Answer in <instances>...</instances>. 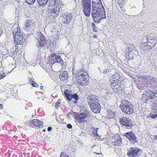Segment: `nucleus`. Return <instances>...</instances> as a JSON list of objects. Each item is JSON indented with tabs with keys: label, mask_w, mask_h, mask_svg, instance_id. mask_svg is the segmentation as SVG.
I'll return each mask as SVG.
<instances>
[{
	"label": "nucleus",
	"mask_w": 157,
	"mask_h": 157,
	"mask_svg": "<svg viewBox=\"0 0 157 157\" xmlns=\"http://www.w3.org/2000/svg\"><path fill=\"white\" fill-rule=\"evenodd\" d=\"M124 79L119 74H117L112 76L111 79V86L113 91L116 93L121 94L124 90V85L123 84Z\"/></svg>",
	"instance_id": "f257e3e1"
},
{
	"label": "nucleus",
	"mask_w": 157,
	"mask_h": 157,
	"mask_svg": "<svg viewBox=\"0 0 157 157\" xmlns=\"http://www.w3.org/2000/svg\"><path fill=\"white\" fill-rule=\"evenodd\" d=\"M99 6L97 8L98 10H94L92 12L91 15L94 21L98 23H99L102 20H106V14L105 10L102 3H100Z\"/></svg>",
	"instance_id": "f03ea898"
},
{
	"label": "nucleus",
	"mask_w": 157,
	"mask_h": 157,
	"mask_svg": "<svg viewBox=\"0 0 157 157\" xmlns=\"http://www.w3.org/2000/svg\"><path fill=\"white\" fill-rule=\"evenodd\" d=\"M15 43L22 45L25 39L23 38V33L20 31V28L17 24H15L12 27Z\"/></svg>",
	"instance_id": "7ed1b4c3"
},
{
	"label": "nucleus",
	"mask_w": 157,
	"mask_h": 157,
	"mask_svg": "<svg viewBox=\"0 0 157 157\" xmlns=\"http://www.w3.org/2000/svg\"><path fill=\"white\" fill-rule=\"evenodd\" d=\"M84 69H80L78 71L75 78L78 82L82 86L87 85L89 80L88 73Z\"/></svg>",
	"instance_id": "20e7f679"
},
{
	"label": "nucleus",
	"mask_w": 157,
	"mask_h": 157,
	"mask_svg": "<svg viewBox=\"0 0 157 157\" xmlns=\"http://www.w3.org/2000/svg\"><path fill=\"white\" fill-rule=\"evenodd\" d=\"M120 107L123 112L127 114H132L134 112L133 105L131 102L124 99L121 100Z\"/></svg>",
	"instance_id": "39448f33"
},
{
	"label": "nucleus",
	"mask_w": 157,
	"mask_h": 157,
	"mask_svg": "<svg viewBox=\"0 0 157 157\" xmlns=\"http://www.w3.org/2000/svg\"><path fill=\"white\" fill-rule=\"evenodd\" d=\"M36 38L38 41V43L36 44L38 49V53L37 54V56H38L40 55V53L42 52L41 49L44 46V44L46 43V40L44 36L40 32L37 33Z\"/></svg>",
	"instance_id": "423d86ee"
},
{
	"label": "nucleus",
	"mask_w": 157,
	"mask_h": 157,
	"mask_svg": "<svg viewBox=\"0 0 157 157\" xmlns=\"http://www.w3.org/2000/svg\"><path fill=\"white\" fill-rule=\"evenodd\" d=\"M142 152L138 147H131L127 149V155L129 157H136L140 156Z\"/></svg>",
	"instance_id": "0eeeda50"
},
{
	"label": "nucleus",
	"mask_w": 157,
	"mask_h": 157,
	"mask_svg": "<svg viewBox=\"0 0 157 157\" xmlns=\"http://www.w3.org/2000/svg\"><path fill=\"white\" fill-rule=\"evenodd\" d=\"M82 3L84 13L86 16L89 17L90 14V0H82Z\"/></svg>",
	"instance_id": "6e6552de"
},
{
	"label": "nucleus",
	"mask_w": 157,
	"mask_h": 157,
	"mask_svg": "<svg viewBox=\"0 0 157 157\" xmlns=\"http://www.w3.org/2000/svg\"><path fill=\"white\" fill-rule=\"evenodd\" d=\"M49 7L48 16L51 18H55L58 17L59 15V12L62 11H61V10L57 8L56 6V7L52 6Z\"/></svg>",
	"instance_id": "1a4fd4ad"
},
{
	"label": "nucleus",
	"mask_w": 157,
	"mask_h": 157,
	"mask_svg": "<svg viewBox=\"0 0 157 157\" xmlns=\"http://www.w3.org/2000/svg\"><path fill=\"white\" fill-rule=\"evenodd\" d=\"M120 123L126 128H129L133 125L132 120L129 118L126 117H123L120 119Z\"/></svg>",
	"instance_id": "9d476101"
},
{
	"label": "nucleus",
	"mask_w": 157,
	"mask_h": 157,
	"mask_svg": "<svg viewBox=\"0 0 157 157\" xmlns=\"http://www.w3.org/2000/svg\"><path fill=\"white\" fill-rule=\"evenodd\" d=\"M67 91H68V90H66V91L64 92V94L67 99L69 101H73L74 104L77 103V101L78 99V96L77 94H71L70 93V91H69L68 93H67Z\"/></svg>",
	"instance_id": "9b49d317"
},
{
	"label": "nucleus",
	"mask_w": 157,
	"mask_h": 157,
	"mask_svg": "<svg viewBox=\"0 0 157 157\" xmlns=\"http://www.w3.org/2000/svg\"><path fill=\"white\" fill-rule=\"evenodd\" d=\"M124 136L128 139L130 142L134 143L137 142V140L135 134L132 131L125 133L124 134Z\"/></svg>",
	"instance_id": "f8f14e48"
},
{
	"label": "nucleus",
	"mask_w": 157,
	"mask_h": 157,
	"mask_svg": "<svg viewBox=\"0 0 157 157\" xmlns=\"http://www.w3.org/2000/svg\"><path fill=\"white\" fill-rule=\"evenodd\" d=\"M88 119V114L85 112H83L78 114L77 121L78 123H83L86 122Z\"/></svg>",
	"instance_id": "ddd939ff"
},
{
	"label": "nucleus",
	"mask_w": 157,
	"mask_h": 157,
	"mask_svg": "<svg viewBox=\"0 0 157 157\" xmlns=\"http://www.w3.org/2000/svg\"><path fill=\"white\" fill-rule=\"evenodd\" d=\"M87 101L89 105L99 101V98L94 94H89L87 97Z\"/></svg>",
	"instance_id": "4468645a"
},
{
	"label": "nucleus",
	"mask_w": 157,
	"mask_h": 157,
	"mask_svg": "<svg viewBox=\"0 0 157 157\" xmlns=\"http://www.w3.org/2000/svg\"><path fill=\"white\" fill-rule=\"evenodd\" d=\"M50 3L48 6L49 7L57 6V8H58V9L61 10V11H62V2L61 1V0H50Z\"/></svg>",
	"instance_id": "2eb2a0df"
},
{
	"label": "nucleus",
	"mask_w": 157,
	"mask_h": 157,
	"mask_svg": "<svg viewBox=\"0 0 157 157\" xmlns=\"http://www.w3.org/2000/svg\"><path fill=\"white\" fill-rule=\"evenodd\" d=\"M89 105L93 112L95 113H98L100 112L101 107L99 104V101L97 102H95L94 103L91 104V105Z\"/></svg>",
	"instance_id": "dca6fc26"
},
{
	"label": "nucleus",
	"mask_w": 157,
	"mask_h": 157,
	"mask_svg": "<svg viewBox=\"0 0 157 157\" xmlns=\"http://www.w3.org/2000/svg\"><path fill=\"white\" fill-rule=\"evenodd\" d=\"M112 143L113 144L116 146L121 145L122 144L121 138L117 135L113 137Z\"/></svg>",
	"instance_id": "f3484780"
},
{
	"label": "nucleus",
	"mask_w": 157,
	"mask_h": 157,
	"mask_svg": "<svg viewBox=\"0 0 157 157\" xmlns=\"http://www.w3.org/2000/svg\"><path fill=\"white\" fill-rule=\"evenodd\" d=\"M62 22L66 24H69L70 21L72 19V15L70 14L69 15L65 14L62 16Z\"/></svg>",
	"instance_id": "a211bd4d"
},
{
	"label": "nucleus",
	"mask_w": 157,
	"mask_h": 157,
	"mask_svg": "<svg viewBox=\"0 0 157 157\" xmlns=\"http://www.w3.org/2000/svg\"><path fill=\"white\" fill-rule=\"evenodd\" d=\"M59 78L63 81H65L68 78V75L67 72L66 71L61 72L59 73Z\"/></svg>",
	"instance_id": "6ab92c4d"
},
{
	"label": "nucleus",
	"mask_w": 157,
	"mask_h": 157,
	"mask_svg": "<svg viewBox=\"0 0 157 157\" xmlns=\"http://www.w3.org/2000/svg\"><path fill=\"white\" fill-rule=\"evenodd\" d=\"M157 94V91L154 92L151 90H149L147 92V95L148 97L147 98L146 100H149L150 99H154L156 98V95Z\"/></svg>",
	"instance_id": "aec40b11"
},
{
	"label": "nucleus",
	"mask_w": 157,
	"mask_h": 157,
	"mask_svg": "<svg viewBox=\"0 0 157 157\" xmlns=\"http://www.w3.org/2000/svg\"><path fill=\"white\" fill-rule=\"evenodd\" d=\"M146 39L148 43L151 44L150 45L152 46V47H154L156 43V39L155 37L153 36H148V37H147Z\"/></svg>",
	"instance_id": "412c9836"
},
{
	"label": "nucleus",
	"mask_w": 157,
	"mask_h": 157,
	"mask_svg": "<svg viewBox=\"0 0 157 157\" xmlns=\"http://www.w3.org/2000/svg\"><path fill=\"white\" fill-rule=\"evenodd\" d=\"M141 48L144 51H149L152 49V47L151 45H149L146 42L142 43L141 45Z\"/></svg>",
	"instance_id": "4be33fe9"
},
{
	"label": "nucleus",
	"mask_w": 157,
	"mask_h": 157,
	"mask_svg": "<svg viewBox=\"0 0 157 157\" xmlns=\"http://www.w3.org/2000/svg\"><path fill=\"white\" fill-rule=\"evenodd\" d=\"M33 122L34 123V125L36 127L41 128L43 126V122L42 121L37 119H33Z\"/></svg>",
	"instance_id": "5701e85b"
},
{
	"label": "nucleus",
	"mask_w": 157,
	"mask_h": 157,
	"mask_svg": "<svg viewBox=\"0 0 157 157\" xmlns=\"http://www.w3.org/2000/svg\"><path fill=\"white\" fill-rule=\"evenodd\" d=\"M53 59L55 60L54 62L60 63L62 66L64 65V62L60 56L56 55Z\"/></svg>",
	"instance_id": "b1692460"
},
{
	"label": "nucleus",
	"mask_w": 157,
	"mask_h": 157,
	"mask_svg": "<svg viewBox=\"0 0 157 157\" xmlns=\"http://www.w3.org/2000/svg\"><path fill=\"white\" fill-rule=\"evenodd\" d=\"M100 2H101V0H100ZM102 3L101 2H92V12H93L94 10H98L97 8L99 6V4Z\"/></svg>",
	"instance_id": "393cba45"
},
{
	"label": "nucleus",
	"mask_w": 157,
	"mask_h": 157,
	"mask_svg": "<svg viewBox=\"0 0 157 157\" xmlns=\"http://www.w3.org/2000/svg\"><path fill=\"white\" fill-rule=\"evenodd\" d=\"M107 117L108 118H113L115 117V113L111 110H108L107 112Z\"/></svg>",
	"instance_id": "a878e982"
},
{
	"label": "nucleus",
	"mask_w": 157,
	"mask_h": 157,
	"mask_svg": "<svg viewBox=\"0 0 157 157\" xmlns=\"http://www.w3.org/2000/svg\"><path fill=\"white\" fill-rule=\"evenodd\" d=\"M48 1L49 0H37L39 6L43 7L47 4Z\"/></svg>",
	"instance_id": "bb28decb"
},
{
	"label": "nucleus",
	"mask_w": 157,
	"mask_h": 157,
	"mask_svg": "<svg viewBox=\"0 0 157 157\" xmlns=\"http://www.w3.org/2000/svg\"><path fill=\"white\" fill-rule=\"evenodd\" d=\"M107 64L108 65V67H109V68H106L103 70L100 71L101 73L105 74L109 72L111 70L110 67H112V66H111V64L110 63H109V64L108 63H107Z\"/></svg>",
	"instance_id": "cd10ccee"
},
{
	"label": "nucleus",
	"mask_w": 157,
	"mask_h": 157,
	"mask_svg": "<svg viewBox=\"0 0 157 157\" xmlns=\"http://www.w3.org/2000/svg\"><path fill=\"white\" fill-rule=\"evenodd\" d=\"M31 25V22L29 20H27V22L25 23L24 26V28L25 30L27 31L28 30V28H29Z\"/></svg>",
	"instance_id": "c85d7f7f"
},
{
	"label": "nucleus",
	"mask_w": 157,
	"mask_h": 157,
	"mask_svg": "<svg viewBox=\"0 0 157 157\" xmlns=\"http://www.w3.org/2000/svg\"><path fill=\"white\" fill-rule=\"evenodd\" d=\"M140 79H143V81L145 82L147 84L149 83V82H150V81H149L150 78L147 77L145 76H141L140 78Z\"/></svg>",
	"instance_id": "c756f323"
},
{
	"label": "nucleus",
	"mask_w": 157,
	"mask_h": 157,
	"mask_svg": "<svg viewBox=\"0 0 157 157\" xmlns=\"http://www.w3.org/2000/svg\"><path fill=\"white\" fill-rule=\"evenodd\" d=\"M150 83H154L153 86H155L157 85V79L155 77H152L150 78Z\"/></svg>",
	"instance_id": "7c9ffc66"
},
{
	"label": "nucleus",
	"mask_w": 157,
	"mask_h": 157,
	"mask_svg": "<svg viewBox=\"0 0 157 157\" xmlns=\"http://www.w3.org/2000/svg\"><path fill=\"white\" fill-rule=\"evenodd\" d=\"M34 123H33V120L27 122L26 124L27 125L30 126H31L33 127V126L34 125Z\"/></svg>",
	"instance_id": "2f4dec72"
},
{
	"label": "nucleus",
	"mask_w": 157,
	"mask_h": 157,
	"mask_svg": "<svg viewBox=\"0 0 157 157\" xmlns=\"http://www.w3.org/2000/svg\"><path fill=\"white\" fill-rule=\"evenodd\" d=\"M72 115L73 117H74L75 118L77 119V117H78V113H75V112L71 111Z\"/></svg>",
	"instance_id": "473e14b6"
},
{
	"label": "nucleus",
	"mask_w": 157,
	"mask_h": 157,
	"mask_svg": "<svg viewBox=\"0 0 157 157\" xmlns=\"http://www.w3.org/2000/svg\"><path fill=\"white\" fill-rule=\"evenodd\" d=\"M60 104V100L59 99H58L57 100V102L55 103V107L56 108L58 109V108Z\"/></svg>",
	"instance_id": "72a5a7b5"
},
{
	"label": "nucleus",
	"mask_w": 157,
	"mask_h": 157,
	"mask_svg": "<svg viewBox=\"0 0 157 157\" xmlns=\"http://www.w3.org/2000/svg\"><path fill=\"white\" fill-rule=\"evenodd\" d=\"M149 117L153 119H154L156 117H157V113H151Z\"/></svg>",
	"instance_id": "f704fd0d"
},
{
	"label": "nucleus",
	"mask_w": 157,
	"mask_h": 157,
	"mask_svg": "<svg viewBox=\"0 0 157 157\" xmlns=\"http://www.w3.org/2000/svg\"><path fill=\"white\" fill-rule=\"evenodd\" d=\"M5 76L4 72L2 71H0V79L3 78Z\"/></svg>",
	"instance_id": "c9c22d12"
},
{
	"label": "nucleus",
	"mask_w": 157,
	"mask_h": 157,
	"mask_svg": "<svg viewBox=\"0 0 157 157\" xmlns=\"http://www.w3.org/2000/svg\"><path fill=\"white\" fill-rule=\"evenodd\" d=\"M36 0H25L26 2L28 4H33Z\"/></svg>",
	"instance_id": "e433bc0d"
},
{
	"label": "nucleus",
	"mask_w": 157,
	"mask_h": 157,
	"mask_svg": "<svg viewBox=\"0 0 157 157\" xmlns=\"http://www.w3.org/2000/svg\"><path fill=\"white\" fill-rule=\"evenodd\" d=\"M92 25L93 28V29L94 30V31L95 32H97V31L95 30V29H96L97 27L96 26L95 24V23L94 22H93L92 23Z\"/></svg>",
	"instance_id": "4c0bfd02"
},
{
	"label": "nucleus",
	"mask_w": 157,
	"mask_h": 157,
	"mask_svg": "<svg viewBox=\"0 0 157 157\" xmlns=\"http://www.w3.org/2000/svg\"><path fill=\"white\" fill-rule=\"evenodd\" d=\"M97 132V131H96L95 130H94L92 131V133H90V135L92 136H96V132Z\"/></svg>",
	"instance_id": "58836bf2"
},
{
	"label": "nucleus",
	"mask_w": 157,
	"mask_h": 157,
	"mask_svg": "<svg viewBox=\"0 0 157 157\" xmlns=\"http://www.w3.org/2000/svg\"><path fill=\"white\" fill-rule=\"evenodd\" d=\"M32 86L33 87H38V85L37 83H36L35 82H34L31 83Z\"/></svg>",
	"instance_id": "ea45409f"
},
{
	"label": "nucleus",
	"mask_w": 157,
	"mask_h": 157,
	"mask_svg": "<svg viewBox=\"0 0 157 157\" xmlns=\"http://www.w3.org/2000/svg\"><path fill=\"white\" fill-rule=\"evenodd\" d=\"M60 157H69L68 156L65 155L63 152H62L60 154Z\"/></svg>",
	"instance_id": "a19ab883"
},
{
	"label": "nucleus",
	"mask_w": 157,
	"mask_h": 157,
	"mask_svg": "<svg viewBox=\"0 0 157 157\" xmlns=\"http://www.w3.org/2000/svg\"><path fill=\"white\" fill-rule=\"evenodd\" d=\"M67 127L69 129H71L72 128V125L70 124H68L67 125Z\"/></svg>",
	"instance_id": "79ce46f5"
},
{
	"label": "nucleus",
	"mask_w": 157,
	"mask_h": 157,
	"mask_svg": "<svg viewBox=\"0 0 157 157\" xmlns=\"http://www.w3.org/2000/svg\"><path fill=\"white\" fill-rule=\"evenodd\" d=\"M72 115L71 112L69 113L67 115V116L68 118H70L71 116Z\"/></svg>",
	"instance_id": "37998d69"
},
{
	"label": "nucleus",
	"mask_w": 157,
	"mask_h": 157,
	"mask_svg": "<svg viewBox=\"0 0 157 157\" xmlns=\"http://www.w3.org/2000/svg\"><path fill=\"white\" fill-rule=\"evenodd\" d=\"M155 112H157V104H155Z\"/></svg>",
	"instance_id": "c03bdc74"
},
{
	"label": "nucleus",
	"mask_w": 157,
	"mask_h": 157,
	"mask_svg": "<svg viewBox=\"0 0 157 157\" xmlns=\"http://www.w3.org/2000/svg\"><path fill=\"white\" fill-rule=\"evenodd\" d=\"M52 129V127H49L48 128V131H51Z\"/></svg>",
	"instance_id": "a18cd8bd"
},
{
	"label": "nucleus",
	"mask_w": 157,
	"mask_h": 157,
	"mask_svg": "<svg viewBox=\"0 0 157 157\" xmlns=\"http://www.w3.org/2000/svg\"><path fill=\"white\" fill-rule=\"evenodd\" d=\"M29 81L31 83L34 82L33 81V79L32 78L30 79Z\"/></svg>",
	"instance_id": "49530a36"
},
{
	"label": "nucleus",
	"mask_w": 157,
	"mask_h": 157,
	"mask_svg": "<svg viewBox=\"0 0 157 157\" xmlns=\"http://www.w3.org/2000/svg\"><path fill=\"white\" fill-rule=\"evenodd\" d=\"M110 93H111L109 91L107 92L106 93V95H107V96H108L109 95V94H110Z\"/></svg>",
	"instance_id": "de8ad7c7"
},
{
	"label": "nucleus",
	"mask_w": 157,
	"mask_h": 157,
	"mask_svg": "<svg viewBox=\"0 0 157 157\" xmlns=\"http://www.w3.org/2000/svg\"><path fill=\"white\" fill-rule=\"evenodd\" d=\"M3 108V105L1 104H0V110L2 109Z\"/></svg>",
	"instance_id": "09e8293b"
},
{
	"label": "nucleus",
	"mask_w": 157,
	"mask_h": 157,
	"mask_svg": "<svg viewBox=\"0 0 157 157\" xmlns=\"http://www.w3.org/2000/svg\"><path fill=\"white\" fill-rule=\"evenodd\" d=\"M109 62L108 63H105V65H106V66H108V65L107 63H108L109 64Z\"/></svg>",
	"instance_id": "8fccbe9b"
},
{
	"label": "nucleus",
	"mask_w": 157,
	"mask_h": 157,
	"mask_svg": "<svg viewBox=\"0 0 157 157\" xmlns=\"http://www.w3.org/2000/svg\"><path fill=\"white\" fill-rule=\"evenodd\" d=\"M109 62L108 63H105V65H106V66H108V65L107 63H108L109 64Z\"/></svg>",
	"instance_id": "3c124183"
},
{
	"label": "nucleus",
	"mask_w": 157,
	"mask_h": 157,
	"mask_svg": "<svg viewBox=\"0 0 157 157\" xmlns=\"http://www.w3.org/2000/svg\"><path fill=\"white\" fill-rule=\"evenodd\" d=\"M43 88V86H40V89L41 90H42Z\"/></svg>",
	"instance_id": "603ef678"
},
{
	"label": "nucleus",
	"mask_w": 157,
	"mask_h": 157,
	"mask_svg": "<svg viewBox=\"0 0 157 157\" xmlns=\"http://www.w3.org/2000/svg\"><path fill=\"white\" fill-rule=\"evenodd\" d=\"M52 56L54 58V57H55V56L56 55H55L54 54H52Z\"/></svg>",
	"instance_id": "864d4df0"
},
{
	"label": "nucleus",
	"mask_w": 157,
	"mask_h": 157,
	"mask_svg": "<svg viewBox=\"0 0 157 157\" xmlns=\"http://www.w3.org/2000/svg\"><path fill=\"white\" fill-rule=\"evenodd\" d=\"M96 136H99V135H98L97 133V132H96Z\"/></svg>",
	"instance_id": "5fc2aeb1"
},
{
	"label": "nucleus",
	"mask_w": 157,
	"mask_h": 157,
	"mask_svg": "<svg viewBox=\"0 0 157 157\" xmlns=\"http://www.w3.org/2000/svg\"><path fill=\"white\" fill-rule=\"evenodd\" d=\"M97 36H93V38H97Z\"/></svg>",
	"instance_id": "6e6d98bb"
},
{
	"label": "nucleus",
	"mask_w": 157,
	"mask_h": 157,
	"mask_svg": "<svg viewBox=\"0 0 157 157\" xmlns=\"http://www.w3.org/2000/svg\"><path fill=\"white\" fill-rule=\"evenodd\" d=\"M155 138L157 140V135L155 136Z\"/></svg>",
	"instance_id": "4d7b16f0"
},
{
	"label": "nucleus",
	"mask_w": 157,
	"mask_h": 157,
	"mask_svg": "<svg viewBox=\"0 0 157 157\" xmlns=\"http://www.w3.org/2000/svg\"><path fill=\"white\" fill-rule=\"evenodd\" d=\"M131 52H130L128 53V56H129L130 55V54H131Z\"/></svg>",
	"instance_id": "13d9d810"
},
{
	"label": "nucleus",
	"mask_w": 157,
	"mask_h": 157,
	"mask_svg": "<svg viewBox=\"0 0 157 157\" xmlns=\"http://www.w3.org/2000/svg\"><path fill=\"white\" fill-rule=\"evenodd\" d=\"M122 9H121V10H122L123 11H124L125 10H124V9L123 8Z\"/></svg>",
	"instance_id": "bf43d9fd"
},
{
	"label": "nucleus",
	"mask_w": 157,
	"mask_h": 157,
	"mask_svg": "<svg viewBox=\"0 0 157 157\" xmlns=\"http://www.w3.org/2000/svg\"><path fill=\"white\" fill-rule=\"evenodd\" d=\"M46 131V130L44 129L43 130V132H45Z\"/></svg>",
	"instance_id": "052dcab7"
},
{
	"label": "nucleus",
	"mask_w": 157,
	"mask_h": 157,
	"mask_svg": "<svg viewBox=\"0 0 157 157\" xmlns=\"http://www.w3.org/2000/svg\"><path fill=\"white\" fill-rule=\"evenodd\" d=\"M96 154L98 155H100V154H101V153H96Z\"/></svg>",
	"instance_id": "680f3d73"
},
{
	"label": "nucleus",
	"mask_w": 157,
	"mask_h": 157,
	"mask_svg": "<svg viewBox=\"0 0 157 157\" xmlns=\"http://www.w3.org/2000/svg\"><path fill=\"white\" fill-rule=\"evenodd\" d=\"M17 1V2H19L20 0H16Z\"/></svg>",
	"instance_id": "e2e57ef3"
},
{
	"label": "nucleus",
	"mask_w": 157,
	"mask_h": 157,
	"mask_svg": "<svg viewBox=\"0 0 157 157\" xmlns=\"http://www.w3.org/2000/svg\"><path fill=\"white\" fill-rule=\"evenodd\" d=\"M100 67H99V68H98V69H99V70H100Z\"/></svg>",
	"instance_id": "0e129e2a"
},
{
	"label": "nucleus",
	"mask_w": 157,
	"mask_h": 157,
	"mask_svg": "<svg viewBox=\"0 0 157 157\" xmlns=\"http://www.w3.org/2000/svg\"><path fill=\"white\" fill-rule=\"evenodd\" d=\"M30 72H29V74L30 73Z\"/></svg>",
	"instance_id": "69168bd1"
},
{
	"label": "nucleus",
	"mask_w": 157,
	"mask_h": 157,
	"mask_svg": "<svg viewBox=\"0 0 157 157\" xmlns=\"http://www.w3.org/2000/svg\"><path fill=\"white\" fill-rule=\"evenodd\" d=\"M30 72H29V74L30 73Z\"/></svg>",
	"instance_id": "338daca9"
},
{
	"label": "nucleus",
	"mask_w": 157,
	"mask_h": 157,
	"mask_svg": "<svg viewBox=\"0 0 157 157\" xmlns=\"http://www.w3.org/2000/svg\"><path fill=\"white\" fill-rule=\"evenodd\" d=\"M38 98L39 99V97H38Z\"/></svg>",
	"instance_id": "774afa93"
}]
</instances>
